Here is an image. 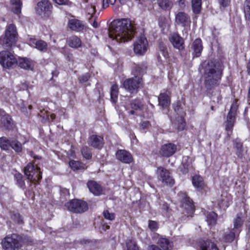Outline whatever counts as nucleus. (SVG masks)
I'll return each instance as SVG.
<instances>
[{
  "instance_id": "nucleus-1",
  "label": "nucleus",
  "mask_w": 250,
  "mask_h": 250,
  "mask_svg": "<svg viewBox=\"0 0 250 250\" xmlns=\"http://www.w3.org/2000/svg\"><path fill=\"white\" fill-rule=\"evenodd\" d=\"M223 69L222 64L215 60H206L202 62L200 70L203 74L207 89H211L219 84Z\"/></svg>"
},
{
  "instance_id": "nucleus-2",
  "label": "nucleus",
  "mask_w": 250,
  "mask_h": 250,
  "mask_svg": "<svg viewBox=\"0 0 250 250\" xmlns=\"http://www.w3.org/2000/svg\"><path fill=\"white\" fill-rule=\"evenodd\" d=\"M108 34L110 38L118 42H125L133 37L134 29L129 19L117 20L111 22Z\"/></svg>"
},
{
  "instance_id": "nucleus-3",
  "label": "nucleus",
  "mask_w": 250,
  "mask_h": 250,
  "mask_svg": "<svg viewBox=\"0 0 250 250\" xmlns=\"http://www.w3.org/2000/svg\"><path fill=\"white\" fill-rule=\"evenodd\" d=\"M17 35L16 27L14 24L7 25L4 35L0 37V44L5 49L10 48L15 42Z\"/></svg>"
},
{
  "instance_id": "nucleus-4",
  "label": "nucleus",
  "mask_w": 250,
  "mask_h": 250,
  "mask_svg": "<svg viewBox=\"0 0 250 250\" xmlns=\"http://www.w3.org/2000/svg\"><path fill=\"white\" fill-rule=\"evenodd\" d=\"M1 245L4 250H18L21 246V238L16 234H12L3 239Z\"/></svg>"
},
{
  "instance_id": "nucleus-5",
  "label": "nucleus",
  "mask_w": 250,
  "mask_h": 250,
  "mask_svg": "<svg viewBox=\"0 0 250 250\" xmlns=\"http://www.w3.org/2000/svg\"><path fill=\"white\" fill-rule=\"evenodd\" d=\"M238 105L235 101L232 104L229 111L228 113L227 120L225 123V130L227 131V135L229 137L232 132V129L235 122V116L237 113Z\"/></svg>"
},
{
  "instance_id": "nucleus-6",
  "label": "nucleus",
  "mask_w": 250,
  "mask_h": 250,
  "mask_svg": "<svg viewBox=\"0 0 250 250\" xmlns=\"http://www.w3.org/2000/svg\"><path fill=\"white\" fill-rule=\"evenodd\" d=\"M143 84V79L141 77L134 76L126 79L123 83L124 88L131 93H136L138 89Z\"/></svg>"
},
{
  "instance_id": "nucleus-7",
  "label": "nucleus",
  "mask_w": 250,
  "mask_h": 250,
  "mask_svg": "<svg viewBox=\"0 0 250 250\" xmlns=\"http://www.w3.org/2000/svg\"><path fill=\"white\" fill-rule=\"evenodd\" d=\"M68 210L74 213H83L88 209L87 204L80 200H72L65 205Z\"/></svg>"
},
{
  "instance_id": "nucleus-8",
  "label": "nucleus",
  "mask_w": 250,
  "mask_h": 250,
  "mask_svg": "<svg viewBox=\"0 0 250 250\" xmlns=\"http://www.w3.org/2000/svg\"><path fill=\"white\" fill-rule=\"evenodd\" d=\"M24 173L28 180L37 181L42 178V172L38 167H35L31 163H29L24 168Z\"/></svg>"
},
{
  "instance_id": "nucleus-9",
  "label": "nucleus",
  "mask_w": 250,
  "mask_h": 250,
  "mask_svg": "<svg viewBox=\"0 0 250 250\" xmlns=\"http://www.w3.org/2000/svg\"><path fill=\"white\" fill-rule=\"evenodd\" d=\"M17 62L14 56L10 52L3 51L0 52V63L4 68H10Z\"/></svg>"
},
{
  "instance_id": "nucleus-10",
  "label": "nucleus",
  "mask_w": 250,
  "mask_h": 250,
  "mask_svg": "<svg viewBox=\"0 0 250 250\" xmlns=\"http://www.w3.org/2000/svg\"><path fill=\"white\" fill-rule=\"evenodd\" d=\"M52 5L47 0H42L38 2L35 7L36 13L43 17L49 16L51 13Z\"/></svg>"
},
{
  "instance_id": "nucleus-11",
  "label": "nucleus",
  "mask_w": 250,
  "mask_h": 250,
  "mask_svg": "<svg viewBox=\"0 0 250 250\" xmlns=\"http://www.w3.org/2000/svg\"><path fill=\"white\" fill-rule=\"evenodd\" d=\"M148 42L146 38L141 35L134 43V51L139 55H143L147 51Z\"/></svg>"
},
{
  "instance_id": "nucleus-12",
  "label": "nucleus",
  "mask_w": 250,
  "mask_h": 250,
  "mask_svg": "<svg viewBox=\"0 0 250 250\" xmlns=\"http://www.w3.org/2000/svg\"><path fill=\"white\" fill-rule=\"evenodd\" d=\"M158 178L164 185H173L174 184V180L170 176L169 172L163 167H158L157 170Z\"/></svg>"
},
{
  "instance_id": "nucleus-13",
  "label": "nucleus",
  "mask_w": 250,
  "mask_h": 250,
  "mask_svg": "<svg viewBox=\"0 0 250 250\" xmlns=\"http://www.w3.org/2000/svg\"><path fill=\"white\" fill-rule=\"evenodd\" d=\"M143 106L141 101L139 99H135L132 101L130 103L126 104L125 109L127 113L131 115H137L138 111L141 110Z\"/></svg>"
},
{
  "instance_id": "nucleus-14",
  "label": "nucleus",
  "mask_w": 250,
  "mask_h": 250,
  "mask_svg": "<svg viewBox=\"0 0 250 250\" xmlns=\"http://www.w3.org/2000/svg\"><path fill=\"white\" fill-rule=\"evenodd\" d=\"M177 146L173 143H168L162 146L160 154L164 157H169L172 156L177 151Z\"/></svg>"
},
{
  "instance_id": "nucleus-15",
  "label": "nucleus",
  "mask_w": 250,
  "mask_h": 250,
  "mask_svg": "<svg viewBox=\"0 0 250 250\" xmlns=\"http://www.w3.org/2000/svg\"><path fill=\"white\" fill-rule=\"evenodd\" d=\"M175 21L176 24L183 27L188 26L190 23V17L183 12H178L176 14Z\"/></svg>"
},
{
  "instance_id": "nucleus-16",
  "label": "nucleus",
  "mask_w": 250,
  "mask_h": 250,
  "mask_svg": "<svg viewBox=\"0 0 250 250\" xmlns=\"http://www.w3.org/2000/svg\"><path fill=\"white\" fill-rule=\"evenodd\" d=\"M169 40L174 48L179 50L184 49V40L178 33H173L171 34L169 37Z\"/></svg>"
},
{
  "instance_id": "nucleus-17",
  "label": "nucleus",
  "mask_w": 250,
  "mask_h": 250,
  "mask_svg": "<svg viewBox=\"0 0 250 250\" xmlns=\"http://www.w3.org/2000/svg\"><path fill=\"white\" fill-rule=\"evenodd\" d=\"M88 144L95 148L101 149L104 144V138L101 136L92 135L88 138Z\"/></svg>"
},
{
  "instance_id": "nucleus-18",
  "label": "nucleus",
  "mask_w": 250,
  "mask_h": 250,
  "mask_svg": "<svg viewBox=\"0 0 250 250\" xmlns=\"http://www.w3.org/2000/svg\"><path fill=\"white\" fill-rule=\"evenodd\" d=\"M116 158L124 163L129 164L133 161L132 155L125 150L120 149L116 153Z\"/></svg>"
},
{
  "instance_id": "nucleus-19",
  "label": "nucleus",
  "mask_w": 250,
  "mask_h": 250,
  "mask_svg": "<svg viewBox=\"0 0 250 250\" xmlns=\"http://www.w3.org/2000/svg\"><path fill=\"white\" fill-rule=\"evenodd\" d=\"M87 187L90 192L94 195L99 196L102 194L103 191V187L95 181L90 180L88 181Z\"/></svg>"
},
{
  "instance_id": "nucleus-20",
  "label": "nucleus",
  "mask_w": 250,
  "mask_h": 250,
  "mask_svg": "<svg viewBox=\"0 0 250 250\" xmlns=\"http://www.w3.org/2000/svg\"><path fill=\"white\" fill-rule=\"evenodd\" d=\"M202 42L200 39H196L191 44V50L193 57L200 56L203 50Z\"/></svg>"
},
{
  "instance_id": "nucleus-21",
  "label": "nucleus",
  "mask_w": 250,
  "mask_h": 250,
  "mask_svg": "<svg viewBox=\"0 0 250 250\" xmlns=\"http://www.w3.org/2000/svg\"><path fill=\"white\" fill-rule=\"evenodd\" d=\"M147 66L146 63L142 62L135 64L132 68V74L135 77H141L146 73Z\"/></svg>"
},
{
  "instance_id": "nucleus-22",
  "label": "nucleus",
  "mask_w": 250,
  "mask_h": 250,
  "mask_svg": "<svg viewBox=\"0 0 250 250\" xmlns=\"http://www.w3.org/2000/svg\"><path fill=\"white\" fill-rule=\"evenodd\" d=\"M67 25L71 30L76 32L82 31L84 27L83 21L75 19L69 20Z\"/></svg>"
},
{
  "instance_id": "nucleus-23",
  "label": "nucleus",
  "mask_w": 250,
  "mask_h": 250,
  "mask_svg": "<svg viewBox=\"0 0 250 250\" xmlns=\"http://www.w3.org/2000/svg\"><path fill=\"white\" fill-rule=\"evenodd\" d=\"M199 250H219L215 244L210 240H201L198 243Z\"/></svg>"
},
{
  "instance_id": "nucleus-24",
  "label": "nucleus",
  "mask_w": 250,
  "mask_h": 250,
  "mask_svg": "<svg viewBox=\"0 0 250 250\" xmlns=\"http://www.w3.org/2000/svg\"><path fill=\"white\" fill-rule=\"evenodd\" d=\"M29 43L30 45L41 51L46 52L47 50V43L42 40L37 41L36 39H31Z\"/></svg>"
},
{
  "instance_id": "nucleus-25",
  "label": "nucleus",
  "mask_w": 250,
  "mask_h": 250,
  "mask_svg": "<svg viewBox=\"0 0 250 250\" xmlns=\"http://www.w3.org/2000/svg\"><path fill=\"white\" fill-rule=\"evenodd\" d=\"M168 58L167 48L166 45L163 42H160L159 44V52L158 59L159 61L164 62Z\"/></svg>"
},
{
  "instance_id": "nucleus-26",
  "label": "nucleus",
  "mask_w": 250,
  "mask_h": 250,
  "mask_svg": "<svg viewBox=\"0 0 250 250\" xmlns=\"http://www.w3.org/2000/svg\"><path fill=\"white\" fill-rule=\"evenodd\" d=\"M238 234L237 231H235L232 229H229L223 234L222 240L226 243H231L234 240L236 235Z\"/></svg>"
},
{
  "instance_id": "nucleus-27",
  "label": "nucleus",
  "mask_w": 250,
  "mask_h": 250,
  "mask_svg": "<svg viewBox=\"0 0 250 250\" xmlns=\"http://www.w3.org/2000/svg\"><path fill=\"white\" fill-rule=\"evenodd\" d=\"M159 105L163 108H166L170 104V98L167 93H162L158 97Z\"/></svg>"
},
{
  "instance_id": "nucleus-28",
  "label": "nucleus",
  "mask_w": 250,
  "mask_h": 250,
  "mask_svg": "<svg viewBox=\"0 0 250 250\" xmlns=\"http://www.w3.org/2000/svg\"><path fill=\"white\" fill-rule=\"evenodd\" d=\"M192 183L194 188L198 191H201L205 187L203 178L199 175H195L192 177Z\"/></svg>"
},
{
  "instance_id": "nucleus-29",
  "label": "nucleus",
  "mask_w": 250,
  "mask_h": 250,
  "mask_svg": "<svg viewBox=\"0 0 250 250\" xmlns=\"http://www.w3.org/2000/svg\"><path fill=\"white\" fill-rule=\"evenodd\" d=\"M235 153L238 157L242 158L243 156V143L238 139H235L233 143Z\"/></svg>"
},
{
  "instance_id": "nucleus-30",
  "label": "nucleus",
  "mask_w": 250,
  "mask_h": 250,
  "mask_svg": "<svg viewBox=\"0 0 250 250\" xmlns=\"http://www.w3.org/2000/svg\"><path fill=\"white\" fill-rule=\"evenodd\" d=\"M188 157H184L182 160V165L179 168L183 174H185L188 172L189 168H191V163Z\"/></svg>"
},
{
  "instance_id": "nucleus-31",
  "label": "nucleus",
  "mask_w": 250,
  "mask_h": 250,
  "mask_svg": "<svg viewBox=\"0 0 250 250\" xmlns=\"http://www.w3.org/2000/svg\"><path fill=\"white\" fill-rule=\"evenodd\" d=\"M157 244L164 250H169L172 247V242L165 237H160L157 241Z\"/></svg>"
},
{
  "instance_id": "nucleus-32",
  "label": "nucleus",
  "mask_w": 250,
  "mask_h": 250,
  "mask_svg": "<svg viewBox=\"0 0 250 250\" xmlns=\"http://www.w3.org/2000/svg\"><path fill=\"white\" fill-rule=\"evenodd\" d=\"M22 3L21 0H10V8L14 13L19 14L21 12Z\"/></svg>"
},
{
  "instance_id": "nucleus-33",
  "label": "nucleus",
  "mask_w": 250,
  "mask_h": 250,
  "mask_svg": "<svg viewBox=\"0 0 250 250\" xmlns=\"http://www.w3.org/2000/svg\"><path fill=\"white\" fill-rule=\"evenodd\" d=\"M19 66L25 69H31L32 67L33 62L27 58H21L18 60Z\"/></svg>"
},
{
  "instance_id": "nucleus-34",
  "label": "nucleus",
  "mask_w": 250,
  "mask_h": 250,
  "mask_svg": "<svg viewBox=\"0 0 250 250\" xmlns=\"http://www.w3.org/2000/svg\"><path fill=\"white\" fill-rule=\"evenodd\" d=\"M67 42L69 46L72 48H77L80 47L82 44L80 39L75 36L69 38Z\"/></svg>"
},
{
  "instance_id": "nucleus-35",
  "label": "nucleus",
  "mask_w": 250,
  "mask_h": 250,
  "mask_svg": "<svg viewBox=\"0 0 250 250\" xmlns=\"http://www.w3.org/2000/svg\"><path fill=\"white\" fill-rule=\"evenodd\" d=\"M0 115L1 116L0 121L1 124H3L6 128H9L11 126V119L10 117L8 115L6 114L3 111L0 112Z\"/></svg>"
},
{
  "instance_id": "nucleus-36",
  "label": "nucleus",
  "mask_w": 250,
  "mask_h": 250,
  "mask_svg": "<svg viewBox=\"0 0 250 250\" xmlns=\"http://www.w3.org/2000/svg\"><path fill=\"white\" fill-rule=\"evenodd\" d=\"M157 3L159 7L165 10L171 9L173 5L171 0H157Z\"/></svg>"
},
{
  "instance_id": "nucleus-37",
  "label": "nucleus",
  "mask_w": 250,
  "mask_h": 250,
  "mask_svg": "<svg viewBox=\"0 0 250 250\" xmlns=\"http://www.w3.org/2000/svg\"><path fill=\"white\" fill-rule=\"evenodd\" d=\"M217 215L214 212H210L208 213L206 217V221L209 226H214L216 224Z\"/></svg>"
},
{
  "instance_id": "nucleus-38",
  "label": "nucleus",
  "mask_w": 250,
  "mask_h": 250,
  "mask_svg": "<svg viewBox=\"0 0 250 250\" xmlns=\"http://www.w3.org/2000/svg\"><path fill=\"white\" fill-rule=\"evenodd\" d=\"M191 6L193 12L198 14L200 12L202 6V0H191Z\"/></svg>"
},
{
  "instance_id": "nucleus-39",
  "label": "nucleus",
  "mask_w": 250,
  "mask_h": 250,
  "mask_svg": "<svg viewBox=\"0 0 250 250\" xmlns=\"http://www.w3.org/2000/svg\"><path fill=\"white\" fill-rule=\"evenodd\" d=\"M118 95V87L116 84L112 85L110 91V98L113 103H116L117 101Z\"/></svg>"
},
{
  "instance_id": "nucleus-40",
  "label": "nucleus",
  "mask_w": 250,
  "mask_h": 250,
  "mask_svg": "<svg viewBox=\"0 0 250 250\" xmlns=\"http://www.w3.org/2000/svg\"><path fill=\"white\" fill-rule=\"evenodd\" d=\"M244 13L246 21L250 22V0H246L245 1Z\"/></svg>"
},
{
  "instance_id": "nucleus-41",
  "label": "nucleus",
  "mask_w": 250,
  "mask_h": 250,
  "mask_svg": "<svg viewBox=\"0 0 250 250\" xmlns=\"http://www.w3.org/2000/svg\"><path fill=\"white\" fill-rule=\"evenodd\" d=\"M15 179L16 181V184L21 188L24 189L25 188V184L23 179V176L20 173H16L14 175Z\"/></svg>"
},
{
  "instance_id": "nucleus-42",
  "label": "nucleus",
  "mask_w": 250,
  "mask_h": 250,
  "mask_svg": "<svg viewBox=\"0 0 250 250\" xmlns=\"http://www.w3.org/2000/svg\"><path fill=\"white\" fill-rule=\"evenodd\" d=\"M243 224V221L242 218L239 216H237L236 218L234 220L233 222V228L232 229L233 230L237 232V233H240V228L242 226Z\"/></svg>"
},
{
  "instance_id": "nucleus-43",
  "label": "nucleus",
  "mask_w": 250,
  "mask_h": 250,
  "mask_svg": "<svg viewBox=\"0 0 250 250\" xmlns=\"http://www.w3.org/2000/svg\"><path fill=\"white\" fill-rule=\"evenodd\" d=\"M183 207L188 210V212L192 213L194 210V205L192 200L189 198H186L183 204Z\"/></svg>"
},
{
  "instance_id": "nucleus-44",
  "label": "nucleus",
  "mask_w": 250,
  "mask_h": 250,
  "mask_svg": "<svg viewBox=\"0 0 250 250\" xmlns=\"http://www.w3.org/2000/svg\"><path fill=\"white\" fill-rule=\"evenodd\" d=\"M69 166L73 170L84 169L85 166L79 161L71 160L69 162Z\"/></svg>"
},
{
  "instance_id": "nucleus-45",
  "label": "nucleus",
  "mask_w": 250,
  "mask_h": 250,
  "mask_svg": "<svg viewBox=\"0 0 250 250\" xmlns=\"http://www.w3.org/2000/svg\"><path fill=\"white\" fill-rule=\"evenodd\" d=\"M127 250H139L136 242L134 239H127L126 242Z\"/></svg>"
},
{
  "instance_id": "nucleus-46",
  "label": "nucleus",
  "mask_w": 250,
  "mask_h": 250,
  "mask_svg": "<svg viewBox=\"0 0 250 250\" xmlns=\"http://www.w3.org/2000/svg\"><path fill=\"white\" fill-rule=\"evenodd\" d=\"M11 142L5 137H2L0 140V147L2 149L8 150L10 146Z\"/></svg>"
},
{
  "instance_id": "nucleus-47",
  "label": "nucleus",
  "mask_w": 250,
  "mask_h": 250,
  "mask_svg": "<svg viewBox=\"0 0 250 250\" xmlns=\"http://www.w3.org/2000/svg\"><path fill=\"white\" fill-rule=\"evenodd\" d=\"M11 219L16 223L22 224L23 223L22 219L20 214L15 211L10 212Z\"/></svg>"
},
{
  "instance_id": "nucleus-48",
  "label": "nucleus",
  "mask_w": 250,
  "mask_h": 250,
  "mask_svg": "<svg viewBox=\"0 0 250 250\" xmlns=\"http://www.w3.org/2000/svg\"><path fill=\"white\" fill-rule=\"evenodd\" d=\"M81 153L83 157L86 159H90L92 157V153L90 149L87 146H83L81 149Z\"/></svg>"
},
{
  "instance_id": "nucleus-49",
  "label": "nucleus",
  "mask_w": 250,
  "mask_h": 250,
  "mask_svg": "<svg viewBox=\"0 0 250 250\" xmlns=\"http://www.w3.org/2000/svg\"><path fill=\"white\" fill-rule=\"evenodd\" d=\"M10 146L17 152H21L22 149L21 144L17 141H11Z\"/></svg>"
},
{
  "instance_id": "nucleus-50",
  "label": "nucleus",
  "mask_w": 250,
  "mask_h": 250,
  "mask_svg": "<svg viewBox=\"0 0 250 250\" xmlns=\"http://www.w3.org/2000/svg\"><path fill=\"white\" fill-rule=\"evenodd\" d=\"M178 125L177 128L179 131H181L184 129L186 123L184 121V118L182 117H179L178 118Z\"/></svg>"
},
{
  "instance_id": "nucleus-51",
  "label": "nucleus",
  "mask_w": 250,
  "mask_h": 250,
  "mask_svg": "<svg viewBox=\"0 0 250 250\" xmlns=\"http://www.w3.org/2000/svg\"><path fill=\"white\" fill-rule=\"evenodd\" d=\"M104 217L109 220H113L115 218V214L113 213H110L108 210H104L103 212Z\"/></svg>"
},
{
  "instance_id": "nucleus-52",
  "label": "nucleus",
  "mask_w": 250,
  "mask_h": 250,
  "mask_svg": "<svg viewBox=\"0 0 250 250\" xmlns=\"http://www.w3.org/2000/svg\"><path fill=\"white\" fill-rule=\"evenodd\" d=\"M148 228L152 231H155L158 228V224L156 222L152 220L149 221Z\"/></svg>"
},
{
  "instance_id": "nucleus-53",
  "label": "nucleus",
  "mask_w": 250,
  "mask_h": 250,
  "mask_svg": "<svg viewBox=\"0 0 250 250\" xmlns=\"http://www.w3.org/2000/svg\"><path fill=\"white\" fill-rule=\"evenodd\" d=\"M86 11L88 14L91 15V17L95 14L96 12V7L95 5L91 4L90 5H88L86 8Z\"/></svg>"
},
{
  "instance_id": "nucleus-54",
  "label": "nucleus",
  "mask_w": 250,
  "mask_h": 250,
  "mask_svg": "<svg viewBox=\"0 0 250 250\" xmlns=\"http://www.w3.org/2000/svg\"><path fill=\"white\" fill-rule=\"evenodd\" d=\"M90 77V74L89 73H86L79 78V80L81 83L86 82Z\"/></svg>"
},
{
  "instance_id": "nucleus-55",
  "label": "nucleus",
  "mask_w": 250,
  "mask_h": 250,
  "mask_svg": "<svg viewBox=\"0 0 250 250\" xmlns=\"http://www.w3.org/2000/svg\"><path fill=\"white\" fill-rule=\"evenodd\" d=\"M116 0H103V7L104 8H106L110 5H113Z\"/></svg>"
},
{
  "instance_id": "nucleus-56",
  "label": "nucleus",
  "mask_w": 250,
  "mask_h": 250,
  "mask_svg": "<svg viewBox=\"0 0 250 250\" xmlns=\"http://www.w3.org/2000/svg\"><path fill=\"white\" fill-rule=\"evenodd\" d=\"M218 2L220 5V8H224L229 5L230 0H218Z\"/></svg>"
},
{
  "instance_id": "nucleus-57",
  "label": "nucleus",
  "mask_w": 250,
  "mask_h": 250,
  "mask_svg": "<svg viewBox=\"0 0 250 250\" xmlns=\"http://www.w3.org/2000/svg\"><path fill=\"white\" fill-rule=\"evenodd\" d=\"M56 3L59 5H69L70 2L69 0H53Z\"/></svg>"
},
{
  "instance_id": "nucleus-58",
  "label": "nucleus",
  "mask_w": 250,
  "mask_h": 250,
  "mask_svg": "<svg viewBox=\"0 0 250 250\" xmlns=\"http://www.w3.org/2000/svg\"><path fill=\"white\" fill-rule=\"evenodd\" d=\"M150 123L148 121H144L141 124V128L142 129L145 130L149 128Z\"/></svg>"
},
{
  "instance_id": "nucleus-59",
  "label": "nucleus",
  "mask_w": 250,
  "mask_h": 250,
  "mask_svg": "<svg viewBox=\"0 0 250 250\" xmlns=\"http://www.w3.org/2000/svg\"><path fill=\"white\" fill-rule=\"evenodd\" d=\"M7 192V189L2 185H0V196L3 195Z\"/></svg>"
},
{
  "instance_id": "nucleus-60",
  "label": "nucleus",
  "mask_w": 250,
  "mask_h": 250,
  "mask_svg": "<svg viewBox=\"0 0 250 250\" xmlns=\"http://www.w3.org/2000/svg\"><path fill=\"white\" fill-rule=\"evenodd\" d=\"M181 102L179 101L177 102L174 106V110L176 112H179V110L181 109Z\"/></svg>"
},
{
  "instance_id": "nucleus-61",
  "label": "nucleus",
  "mask_w": 250,
  "mask_h": 250,
  "mask_svg": "<svg viewBox=\"0 0 250 250\" xmlns=\"http://www.w3.org/2000/svg\"><path fill=\"white\" fill-rule=\"evenodd\" d=\"M147 250H162L158 246L152 245L149 246L147 248Z\"/></svg>"
},
{
  "instance_id": "nucleus-62",
  "label": "nucleus",
  "mask_w": 250,
  "mask_h": 250,
  "mask_svg": "<svg viewBox=\"0 0 250 250\" xmlns=\"http://www.w3.org/2000/svg\"><path fill=\"white\" fill-rule=\"evenodd\" d=\"M162 209H163L166 212H167L168 211V210L169 209V207L168 206V205L167 203L164 202L162 207Z\"/></svg>"
},
{
  "instance_id": "nucleus-63",
  "label": "nucleus",
  "mask_w": 250,
  "mask_h": 250,
  "mask_svg": "<svg viewBox=\"0 0 250 250\" xmlns=\"http://www.w3.org/2000/svg\"><path fill=\"white\" fill-rule=\"evenodd\" d=\"M178 3L181 7H183L185 6V1L184 0H179L178 1Z\"/></svg>"
},
{
  "instance_id": "nucleus-64",
  "label": "nucleus",
  "mask_w": 250,
  "mask_h": 250,
  "mask_svg": "<svg viewBox=\"0 0 250 250\" xmlns=\"http://www.w3.org/2000/svg\"><path fill=\"white\" fill-rule=\"evenodd\" d=\"M56 116L54 114H52L50 115V119L52 121H54V120L55 119Z\"/></svg>"
}]
</instances>
